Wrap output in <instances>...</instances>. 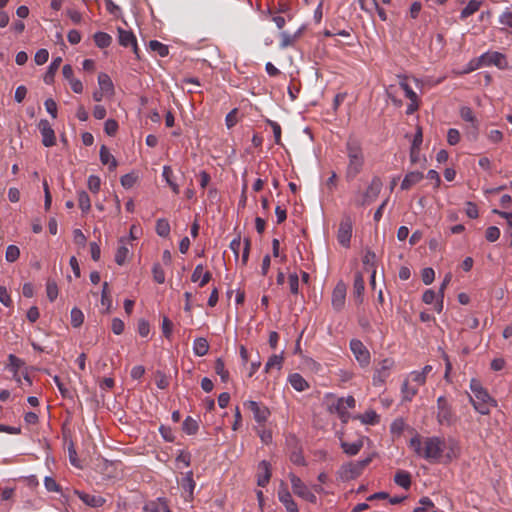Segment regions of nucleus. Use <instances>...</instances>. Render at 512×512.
Masks as SVG:
<instances>
[{
	"label": "nucleus",
	"mask_w": 512,
	"mask_h": 512,
	"mask_svg": "<svg viewBox=\"0 0 512 512\" xmlns=\"http://www.w3.org/2000/svg\"><path fill=\"white\" fill-rule=\"evenodd\" d=\"M152 273H153V279L157 283L162 284L165 282V272L159 263H155L153 265Z\"/></svg>",
	"instance_id": "50"
},
{
	"label": "nucleus",
	"mask_w": 512,
	"mask_h": 512,
	"mask_svg": "<svg viewBox=\"0 0 512 512\" xmlns=\"http://www.w3.org/2000/svg\"><path fill=\"white\" fill-rule=\"evenodd\" d=\"M432 371L431 365H425L422 371H414L411 373L412 379L414 382H417L419 385H423L426 381V376Z\"/></svg>",
	"instance_id": "38"
},
{
	"label": "nucleus",
	"mask_w": 512,
	"mask_h": 512,
	"mask_svg": "<svg viewBox=\"0 0 512 512\" xmlns=\"http://www.w3.org/2000/svg\"><path fill=\"white\" fill-rule=\"evenodd\" d=\"M193 351L197 356H204L209 351V343L205 338H196L193 343Z\"/></svg>",
	"instance_id": "29"
},
{
	"label": "nucleus",
	"mask_w": 512,
	"mask_h": 512,
	"mask_svg": "<svg viewBox=\"0 0 512 512\" xmlns=\"http://www.w3.org/2000/svg\"><path fill=\"white\" fill-rule=\"evenodd\" d=\"M62 62V58L61 57H56L53 59V61L50 63L45 75H44V82L46 84H51L53 83L54 81V76L57 72V70L59 69L60 67V64Z\"/></svg>",
	"instance_id": "25"
},
{
	"label": "nucleus",
	"mask_w": 512,
	"mask_h": 512,
	"mask_svg": "<svg viewBox=\"0 0 512 512\" xmlns=\"http://www.w3.org/2000/svg\"><path fill=\"white\" fill-rule=\"evenodd\" d=\"M195 485V481L193 480V472H187L186 476L182 480V487L185 491L189 492L190 497L193 495Z\"/></svg>",
	"instance_id": "45"
},
{
	"label": "nucleus",
	"mask_w": 512,
	"mask_h": 512,
	"mask_svg": "<svg viewBox=\"0 0 512 512\" xmlns=\"http://www.w3.org/2000/svg\"><path fill=\"white\" fill-rule=\"evenodd\" d=\"M363 447V439H358L357 441L353 443L348 442H341V448L343 449L344 453H346L349 456H355L357 455L360 450Z\"/></svg>",
	"instance_id": "27"
},
{
	"label": "nucleus",
	"mask_w": 512,
	"mask_h": 512,
	"mask_svg": "<svg viewBox=\"0 0 512 512\" xmlns=\"http://www.w3.org/2000/svg\"><path fill=\"white\" fill-rule=\"evenodd\" d=\"M124 322L120 318H113L111 323V329L114 334L121 335L124 331Z\"/></svg>",
	"instance_id": "64"
},
{
	"label": "nucleus",
	"mask_w": 512,
	"mask_h": 512,
	"mask_svg": "<svg viewBox=\"0 0 512 512\" xmlns=\"http://www.w3.org/2000/svg\"><path fill=\"white\" fill-rule=\"evenodd\" d=\"M136 179L137 177L132 173L125 174L121 177V185L124 188L129 189L135 184Z\"/></svg>",
	"instance_id": "63"
},
{
	"label": "nucleus",
	"mask_w": 512,
	"mask_h": 512,
	"mask_svg": "<svg viewBox=\"0 0 512 512\" xmlns=\"http://www.w3.org/2000/svg\"><path fill=\"white\" fill-rule=\"evenodd\" d=\"M87 185L92 193H98L101 187V180L96 175H90L88 177Z\"/></svg>",
	"instance_id": "52"
},
{
	"label": "nucleus",
	"mask_w": 512,
	"mask_h": 512,
	"mask_svg": "<svg viewBox=\"0 0 512 512\" xmlns=\"http://www.w3.org/2000/svg\"><path fill=\"white\" fill-rule=\"evenodd\" d=\"M216 374H218L222 382H227L229 379V371L225 368L224 361L221 358H217L214 366Z\"/></svg>",
	"instance_id": "40"
},
{
	"label": "nucleus",
	"mask_w": 512,
	"mask_h": 512,
	"mask_svg": "<svg viewBox=\"0 0 512 512\" xmlns=\"http://www.w3.org/2000/svg\"><path fill=\"white\" fill-rule=\"evenodd\" d=\"M398 77L400 79L399 80V86L404 91L405 96L410 101L418 100L417 94L413 91V89L411 88V86L407 82L408 77L407 76H398Z\"/></svg>",
	"instance_id": "30"
},
{
	"label": "nucleus",
	"mask_w": 512,
	"mask_h": 512,
	"mask_svg": "<svg viewBox=\"0 0 512 512\" xmlns=\"http://www.w3.org/2000/svg\"><path fill=\"white\" fill-rule=\"evenodd\" d=\"M199 425L196 420L188 416L183 422V431L188 435H194L198 431Z\"/></svg>",
	"instance_id": "44"
},
{
	"label": "nucleus",
	"mask_w": 512,
	"mask_h": 512,
	"mask_svg": "<svg viewBox=\"0 0 512 512\" xmlns=\"http://www.w3.org/2000/svg\"><path fill=\"white\" fill-rule=\"evenodd\" d=\"M121 245L118 247L116 254H115V262L118 265H123L127 259V256L129 254V249L124 243V239H120Z\"/></svg>",
	"instance_id": "37"
},
{
	"label": "nucleus",
	"mask_w": 512,
	"mask_h": 512,
	"mask_svg": "<svg viewBox=\"0 0 512 512\" xmlns=\"http://www.w3.org/2000/svg\"><path fill=\"white\" fill-rule=\"evenodd\" d=\"M271 478V467L270 463L266 460H262L258 464V473H257V485L260 487H265Z\"/></svg>",
	"instance_id": "19"
},
{
	"label": "nucleus",
	"mask_w": 512,
	"mask_h": 512,
	"mask_svg": "<svg viewBox=\"0 0 512 512\" xmlns=\"http://www.w3.org/2000/svg\"><path fill=\"white\" fill-rule=\"evenodd\" d=\"M373 455L363 460L343 464L339 470V476L343 481H350L359 477L364 469L372 462Z\"/></svg>",
	"instance_id": "3"
},
{
	"label": "nucleus",
	"mask_w": 512,
	"mask_h": 512,
	"mask_svg": "<svg viewBox=\"0 0 512 512\" xmlns=\"http://www.w3.org/2000/svg\"><path fill=\"white\" fill-rule=\"evenodd\" d=\"M352 220L351 217L348 215H345L340 224L337 231V240L339 244L345 248H348L350 246V241L352 237Z\"/></svg>",
	"instance_id": "8"
},
{
	"label": "nucleus",
	"mask_w": 512,
	"mask_h": 512,
	"mask_svg": "<svg viewBox=\"0 0 512 512\" xmlns=\"http://www.w3.org/2000/svg\"><path fill=\"white\" fill-rule=\"evenodd\" d=\"M346 291V284L343 281H339L333 289L331 303L336 311L343 309L346 300Z\"/></svg>",
	"instance_id": "11"
},
{
	"label": "nucleus",
	"mask_w": 512,
	"mask_h": 512,
	"mask_svg": "<svg viewBox=\"0 0 512 512\" xmlns=\"http://www.w3.org/2000/svg\"><path fill=\"white\" fill-rule=\"evenodd\" d=\"M365 290L364 277L361 272H356L354 275L353 295L358 304L363 302V293Z\"/></svg>",
	"instance_id": "20"
},
{
	"label": "nucleus",
	"mask_w": 512,
	"mask_h": 512,
	"mask_svg": "<svg viewBox=\"0 0 512 512\" xmlns=\"http://www.w3.org/2000/svg\"><path fill=\"white\" fill-rule=\"evenodd\" d=\"M118 41L119 44L123 47H132V50L137 58H139V48L137 45V40L132 31H127L121 27H118Z\"/></svg>",
	"instance_id": "12"
},
{
	"label": "nucleus",
	"mask_w": 512,
	"mask_h": 512,
	"mask_svg": "<svg viewBox=\"0 0 512 512\" xmlns=\"http://www.w3.org/2000/svg\"><path fill=\"white\" fill-rule=\"evenodd\" d=\"M244 407H246L253 413L255 421L259 424L266 422L268 417L270 416L269 409L265 405H262L256 401H246L244 403Z\"/></svg>",
	"instance_id": "10"
},
{
	"label": "nucleus",
	"mask_w": 512,
	"mask_h": 512,
	"mask_svg": "<svg viewBox=\"0 0 512 512\" xmlns=\"http://www.w3.org/2000/svg\"><path fill=\"white\" fill-rule=\"evenodd\" d=\"M118 128V123L114 119H108L104 124V131L108 136H114L118 131Z\"/></svg>",
	"instance_id": "53"
},
{
	"label": "nucleus",
	"mask_w": 512,
	"mask_h": 512,
	"mask_svg": "<svg viewBox=\"0 0 512 512\" xmlns=\"http://www.w3.org/2000/svg\"><path fill=\"white\" fill-rule=\"evenodd\" d=\"M350 349L361 366L365 367L370 363V352L360 340L352 339Z\"/></svg>",
	"instance_id": "9"
},
{
	"label": "nucleus",
	"mask_w": 512,
	"mask_h": 512,
	"mask_svg": "<svg viewBox=\"0 0 512 512\" xmlns=\"http://www.w3.org/2000/svg\"><path fill=\"white\" fill-rule=\"evenodd\" d=\"M75 494L83 503L93 508L101 507L106 502L105 498L100 495L89 494L78 490L75 491Z\"/></svg>",
	"instance_id": "18"
},
{
	"label": "nucleus",
	"mask_w": 512,
	"mask_h": 512,
	"mask_svg": "<svg viewBox=\"0 0 512 512\" xmlns=\"http://www.w3.org/2000/svg\"><path fill=\"white\" fill-rule=\"evenodd\" d=\"M291 386L298 392L305 391L309 388L308 382L299 373H293L288 377Z\"/></svg>",
	"instance_id": "23"
},
{
	"label": "nucleus",
	"mask_w": 512,
	"mask_h": 512,
	"mask_svg": "<svg viewBox=\"0 0 512 512\" xmlns=\"http://www.w3.org/2000/svg\"><path fill=\"white\" fill-rule=\"evenodd\" d=\"M394 366V361L391 358L383 359L375 368L373 375V385L382 386L390 376V370Z\"/></svg>",
	"instance_id": "7"
},
{
	"label": "nucleus",
	"mask_w": 512,
	"mask_h": 512,
	"mask_svg": "<svg viewBox=\"0 0 512 512\" xmlns=\"http://www.w3.org/2000/svg\"><path fill=\"white\" fill-rule=\"evenodd\" d=\"M382 189V181L379 177H373L370 185L366 189L363 194V199L361 201V205L370 204L373 202L379 195Z\"/></svg>",
	"instance_id": "13"
},
{
	"label": "nucleus",
	"mask_w": 512,
	"mask_h": 512,
	"mask_svg": "<svg viewBox=\"0 0 512 512\" xmlns=\"http://www.w3.org/2000/svg\"><path fill=\"white\" fill-rule=\"evenodd\" d=\"M402 393H403V398L405 400L410 401L413 398V396H415L417 394V389L410 387L409 383L407 381H405L402 384Z\"/></svg>",
	"instance_id": "58"
},
{
	"label": "nucleus",
	"mask_w": 512,
	"mask_h": 512,
	"mask_svg": "<svg viewBox=\"0 0 512 512\" xmlns=\"http://www.w3.org/2000/svg\"><path fill=\"white\" fill-rule=\"evenodd\" d=\"M279 501L285 506L287 512H299L297 504L293 500L288 488L285 485H281L278 490Z\"/></svg>",
	"instance_id": "17"
},
{
	"label": "nucleus",
	"mask_w": 512,
	"mask_h": 512,
	"mask_svg": "<svg viewBox=\"0 0 512 512\" xmlns=\"http://www.w3.org/2000/svg\"><path fill=\"white\" fill-rule=\"evenodd\" d=\"M436 418L440 425L452 426L456 422L455 413L453 412L448 400L444 396H440L437 399Z\"/></svg>",
	"instance_id": "4"
},
{
	"label": "nucleus",
	"mask_w": 512,
	"mask_h": 512,
	"mask_svg": "<svg viewBox=\"0 0 512 512\" xmlns=\"http://www.w3.org/2000/svg\"><path fill=\"white\" fill-rule=\"evenodd\" d=\"M98 84L100 87V90L104 91L105 93L112 94L114 91L113 83L110 79V77L105 73H100L98 75Z\"/></svg>",
	"instance_id": "32"
},
{
	"label": "nucleus",
	"mask_w": 512,
	"mask_h": 512,
	"mask_svg": "<svg viewBox=\"0 0 512 512\" xmlns=\"http://www.w3.org/2000/svg\"><path fill=\"white\" fill-rule=\"evenodd\" d=\"M137 331L141 337H147L150 333V325L145 319H139Z\"/></svg>",
	"instance_id": "57"
},
{
	"label": "nucleus",
	"mask_w": 512,
	"mask_h": 512,
	"mask_svg": "<svg viewBox=\"0 0 512 512\" xmlns=\"http://www.w3.org/2000/svg\"><path fill=\"white\" fill-rule=\"evenodd\" d=\"M48 58H49L48 50L39 49L34 56V61L37 65H43L44 63H46L48 61Z\"/></svg>",
	"instance_id": "59"
},
{
	"label": "nucleus",
	"mask_w": 512,
	"mask_h": 512,
	"mask_svg": "<svg viewBox=\"0 0 512 512\" xmlns=\"http://www.w3.org/2000/svg\"><path fill=\"white\" fill-rule=\"evenodd\" d=\"M157 235L160 237L166 238L170 234V224L167 219L160 218L156 222L155 227Z\"/></svg>",
	"instance_id": "35"
},
{
	"label": "nucleus",
	"mask_w": 512,
	"mask_h": 512,
	"mask_svg": "<svg viewBox=\"0 0 512 512\" xmlns=\"http://www.w3.org/2000/svg\"><path fill=\"white\" fill-rule=\"evenodd\" d=\"M346 153L348 157L346 179L353 180L362 171L365 162L361 142L350 137L346 142Z\"/></svg>",
	"instance_id": "2"
},
{
	"label": "nucleus",
	"mask_w": 512,
	"mask_h": 512,
	"mask_svg": "<svg viewBox=\"0 0 512 512\" xmlns=\"http://www.w3.org/2000/svg\"><path fill=\"white\" fill-rule=\"evenodd\" d=\"M38 126L42 135V144L45 147L54 146L56 143V137L49 121L46 119H41Z\"/></svg>",
	"instance_id": "15"
},
{
	"label": "nucleus",
	"mask_w": 512,
	"mask_h": 512,
	"mask_svg": "<svg viewBox=\"0 0 512 512\" xmlns=\"http://www.w3.org/2000/svg\"><path fill=\"white\" fill-rule=\"evenodd\" d=\"M100 161L103 165H108L110 171L115 170L118 165L117 160L105 145L100 148Z\"/></svg>",
	"instance_id": "22"
},
{
	"label": "nucleus",
	"mask_w": 512,
	"mask_h": 512,
	"mask_svg": "<svg viewBox=\"0 0 512 512\" xmlns=\"http://www.w3.org/2000/svg\"><path fill=\"white\" fill-rule=\"evenodd\" d=\"M53 381L56 384L57 388L59 389V392L63 398L72 399L73 395L71 391L65 387V385L61 382L58 376H54Z\"/></svg>",
	"instance_id": "51"
},
{
	"label": "nucleus",
	"mask_w": 512,
	"mask_h": 512,
	"mask_svg": "<svg viewBox=\"0 0 512 512\" xmlns=\"http://www.w3.org/2000/svg\"><path fill=\"white\" fill-rule=\"evenodd\" d=\"M361 421L364 424L374 425L379 422V415L374 410H368L361 415Z\"/></svg>",
	"instance_id": "48"
},
{
	"label": "nucleus",
	"mask_w": 512,
	"mask_h": 512,
	"mask_svg": "<svg viewBox=\"0 0 512 512\" xmlns=\"http://www.w3.org/2000/svg\"><path fill=\"white\" fill-rule=\"evenodd\" d=\"M482 66H483V62L481 60V56L477 57V58H474V59L469 61V63L467 64L466 68L463 70V73H465V74L470 73V72H472L474 70L479 69Z\"/></svg>",
	"instance_id": "56"
},
{
	"label": "nucleus",
	"mask_w": 512,
	"mask_h": 512,
	"mask_svg": "<svg viewBox=\"0 0 512 512\" xmlns=\"http://www.w3.org/2000/svg\"><path fill=\"white\" fill-rule=\"evenodd\" d=\"M409 447L417 456L435 462L442 457L446 442L443 438L437 436L422 439L419 435H416L410 439Z\"/></svg>",
	"instance_id": "1"
},
{
	"label": "nucleus",
	"mask_w": 512,
	"mask_h": 512,
	"mask_svg": "<svg viewBox=\"0 0 512 512\" xmlns=\"http://www.w3.org/2000/svg\"><path fill=\"white\" fill-rule=\"evenodd\" d=\"M290 292L294 295L299 293V277L296 273H292L288 277Z\"/></svg>",
	"instance_id": "54"
},
{
	"label": "nucleus",
	"mask_w": 512,
	"mask_h": 512,
	"mask_svg": "<svg viewBox=\"0 0 512 512\" xmlns=\"http://www.w3.org/2000/svg\"><path fill=\"white\" fill-rule=\"evenodd\" d=\"M83 321H84L83 312L79 308L74 307L71 310V325L75 328H78L83 324Z\"/></svg>",
	"instance_id": "46"
},
{
	"label": "nucleus",
	"mask_w": 512,
	"mask_h": 512,
	"mask_svg": "<svg viewBox=\"0 0 512 512\" xmlns=\"http://www.w3.org/2000/svg\"><path fill=\"white\" fill-rule=\"evenodd\" d=\"M394 482L398 486L407 490L411 486V475L409 472H407L405 470H399L396 472V474L394 476Z\"/></svg>",
	"instance_id": "28"
},
{
	"label": "nucleus",
	"mask_w": 512,
	"mask_h": 512,
	"mask_svg": "<svg viewBox=\"0 0 512 512\" xmlns=\"http://www.w3.org/2000/svg\"><path fill=\"white\" fill-rule=\"evenodd\" d=\"M290 481L295 495L310 503H316L317 497L298 476L290 474Z\"/></svg>",
	"instance_id": "6"
},
{
	"label": "nucleus",
	"mask_w": 512,
	"mask_h": 512,
	"mask_svg": "<svg viewBox=\"0 0 512 512\" xmlns=\"http://www.w3.org/2000/svg\"><path fill=\"white\" fill-rule=\"evenodd\" d=\"M481 6V2L477 0H471L468 4L462 9L460 17L461 19H466L469 16L473 15L475 12L479 10Z\"/></svg>",
	"instance_id": "33"
},
{
	"label": "nucleus",
	"mask_w": 512,
	"mask_h": 512,
	"mask_svg": "<svg viewBox=\"0 0 512 512\" xmlns=\"http://www.w3.org/2000/svg\"><path fill=\"white\" fill-rule=\"evenodd\" d=\"M101 304L106 307L105 312L108 313L112 306V298L109 293L108 283H103L102 293H101Z\"/></svg>",
	"instance_id": "43"
},
{
	"label": "nucleus",
	"mask_w": 512,
	"mask_h": 512,
	"mask_svg": "<svg viewBox=\"0 0 512 512\" xmlns=\"http://www.w3.org/2000/svg\"><path fill=\"white\" fill-rule=\"evenodd\" d=\"M93 38L96 46L101 49L109 47L112 43V37L105 32H96Z\"/></svg>",
	"instance_id": "31"
},
{
	"label": "nucleus",
	"mask_w": 512,
	"mask_h": 512,
	"mask_svg": "<svg viewBox=\"0 0 512 512\" xmlns=\"http://www.w3.org/2000/svg\"><path fill=\"white\" fill-rule=\"evenodd\" d=\"M459 452L460 448L458 443L455 440L450 439L448 441V452L445 455V462H450L452 459L456 458L459 455Z\"/></svg>",
	"instance_id": "42"
},
{
	"label": "nucleus",
	"mask_w": 512,
	"mask_h": 512,
	"mask_svg": "<svg viewBox=\"0 0 512 512\" xmlns=\"http://www.w3.org/2000/svg\"><path fill=\"white\" fill-rule=\"evenodd\" d=\"M46 293L48 299L53 302L58 296V287L55 281L48 280L46 284Z\"/></svg>",
	"instance_id": "49"
},
{
	"label": "nucleus",
	"mask_w": 512,
	"mask_h": 512,
	"mask_svg": "<svg viewBox=\"0 0 512 512\" xmlns=\"http://www.w3.org/2000/svg\"><path fill=\"white\" fill-rule=\"evenodd\" d=\"M483 66L495 65L499 69L507 68V61L504 54L500 52H487L481 55Z\"/></svg>",
	"instance_id": "14"
},
{
	"label": "nucleus",
	"mask_w": 512,
	"mask_h": 512,
	"mask_svg": "<svg viewBox=\"0 0 512 512\" xmlns=\"http://www.w3.org/2000/svg\"><path fill=\"white\" fill-rule=\"evenodd\" d=\"M172 328H173V323L171 322V320L168 318V317H163V320H162V332H163V335L167 338V339H170L171 335H172Z\"/></svg>",
	"instance_id": "61"
},
{
	"label": "nucleus",
	"mask_w": 512,
	"mask_h": 512,
	"mask_svg": "<svg viewBox=\"0 0 512 512\" xmlns=\"http://www.w3.org/2000/svg\"><path fill=\"white\" fill-rule=\"evenodd\" d=\"M424 178V175L422 172L419 171H412L405 175L402 183H401V189L402 190H408L415 184L419 183Z\"/></svg>",
	"instance_id": "21"
},
{
	"label": "nucleus",
	"mask_w": 512,
	"mask_h": 512,
	"mask_svg": "<svg viewBox=\"0 0 512 512\" xmlns=\"http://www.w3.org/2000/svg\"><path fill=\"white\" fill-rule=\"evenodd\" d=\"M283 363L282 354L277 355L273 354L269 357L267 363L265 364V372H269L272 368L276 367L278 370L281 369Z\"/></svg>",
	"instance_id": "41"
},
{
	"label": "nucleus",
	"mask_w": 512,
	"mask_h": 512,
	"mask_svg": "<svg viewBox=\"0 0 512 512\" xmlns=\"http://www.w3.org/2000/svg\"><path fill=\"white\" fill-rule=\"evenodd\" d=\"M460 141V133L455 128H450L447 132V142L450 145H456Z\"/></svg>",
	"instance_id": "62"
},
{
	"label": "nucleus",
	"mask_w": 512,
	"mask_h": 512,
	"mask_svg": "<svg viewBox=\"0 0 512 512\" xmlns=\"http://www.w3.org/2000/svg\"><path fill=\"white\" fill-rule=\"evenodd\" d=\"M162 176L175 194H179V186L172 180L173 171L170 166L163 167Z\"/></svg>",
	"instance_id": "39"
},
{
	"label": "nucleus",
	"mask_w": 512,
	"mask_h": 512,
	"mask_svg": "<svg viewBox=\"0 0 512 512\" xmlns=\"http://www.w3.org/2000/svg\"><path fill=\"white\" fill-rule=\"evenodd\" d=\"M302 30H303V28H299L294 34H290L285 31L281 32L280 33V37H281L280 47L286 48L288 46H292L295 43V41L301 36Z\"/></svg>",
	"instance_id": "26"
},
{
	"label": "nucleus",
	"mask_w": 512,
	"mask_h": 512,
	"mask_svg": "<svg viewBox=\"0 0 512 512\" xmlns=\"http://www.w3.org/2000/svg\"><path fill=\"white\" fill-rule=\"evenodd\" d=\"M470 402L474 409L482 415H488L490 408L497 406V401L489 395L487 390L479 392L475 396H470Z\"/></svg>",
	"instance_id": "5"
},
{
	"label": "nucleus",
	"mask_w": 512,
	"mask_h": 512,
	"mask_svg": "<svg viewBox=\"0 0 512 512\" xmlns=\"http://www.w3.org/2000/svg\"><path fill=\"white\" fill-rule=\"evenodd\" d=\"M20 256V250L16 245H9L6 249L5 259L7 262L13 263Z\"/></svg>",
	"instance_id": "47"
},
{
	"label": "nucleus",
	"mask_w": 512,
	"mask_h": 512,
	"mask_svg": "<svg viewBox=\"0 0 512 512\" xmlns=\"http://www.w3.org/2000/svg\"><path fill=\"white\" fill-rule=\"evenodd\" d=\"M485 237H486L487 241H489V242L497 241L499 239V237H500V230H499V228L496 227V226L488 227L487 230H486Z\"/></svg>",
	"instance_id": "55"
},
{
	"label": "nucleus",
	"mask_w": 512,
	"mask_h": 512,
	"mask_svg": "<svg viewBox=\"0 0 512 512\" xmlns=\"http://www.w3.org/2000/svg\"><path fill=\"white\" fill-rule=\"evenodd\" d=\"M166 500L158 498L156 501H150L143 507L144 512H166L168 509Z\"/></svg>",
	"instance_id": "24"
},
{
	"label": "nucleus",
	"mask_w": 512,
	"mask_h": 512,
	"mask_svg": "<svg viewBox=\"0 0 512 512\" xmlns=\"http://www.w3.org/2000/svg\"><path fill=\"white\" fill-rule=\"evenodd\" d=\"M460 116L464 121L471 123V131L469 132V134L472 136L473 140H476L478 137L479 122L476 119L472 109L467 106L462 107L460 109Z\"/></svg>",
	"instance_id": "16"
},
{
	"label": "nucleus",
	"mask_w": 512,
	"mask_h": 512,
	"mask_svg": "<svg viewBox=\"0 0 512 512\" xmlns=\"http://www.w3.org/2000/svg\"><path fill=\"white\" fill-rule=\"evenodd\" d=\"M149 48L160 57H166L169 54V47L158 40H151L149 42Z\"/></svg>",
	"instance_id": "34"
},
{
	"label": "nucleus",
	"mask_w": 512,
	"mask_h": 512,
	"mask_svg": "<svg viewBox=\"0 0 512 512\" xmlns=\"http://www.w3.org/2000/svg\"><path fill=\"white\" fill-rule=\"evenodd\" d=\"M78 205L83 213H87L91 208L90 197L84 190L78 192Z\"/></svg>",
	"instance_id": "36"
},
{
	"label": "nucleus",
	"mask_w": 512,
	"mask_h": 512,
	"mask_svg": "<svg viewBox=\"0 0 512 512\" xmlns=\"http://www.w3.org/2000/svg\"><path fill=\"white\" fill-rule=\"evenodd\" d=\"M421 276H422V281L424 282V284L429 285L434 281L435 272L432 268L427 267L422 270Z\"/></svg>",
	"instance_id": "60"
}]
</instances>
